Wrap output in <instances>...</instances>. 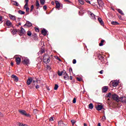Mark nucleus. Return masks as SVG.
<instances>
[{"instance_id": "f257e3e1", "label": "nucleus", "mask_w": 126, "mask_h": 126, "mask_svg": "<svg viewBox=\"0 0 126 126\" xmlns=\"http://www.w3.org/2000/svg\"><path fill=\"white\" fill-rule=\"evenodd\" d=\"M43 62L44 63H49V62H50V56H49V55L45 54L44 56H43Z\"/></svg>"}, {"instance_id": "f03ea898", "label": "nucleus", "mask_w": 126, "mask_h": 126, "mask_svg": "<svg viewBox=\"0 0 126 126\" xmlns=\"http://www.w3.org/2000/svg\"><path fill=\"white\" fill-rule=\"evenodd\" d=\"M19 113H20V114H21V115H22L23 116H26V117H30V115L27 114L26 111L24 110H19Z\"/></svg>"}, {"instance_id": "7ed1b4c3", "label": "nucleus", "mask_w": 126, "mask_h": 126, "mask_svg": "<svg viewBox=\"0 0 126 126\" xmlns=\"http://www.w3.org/2000/svg\"><path fill=\"white\" fill-rule=\"evenodd\" d=\"M112 99L115 100L117 102H120V97H119L117 94H112Z\"/></svg>"}, {"instance_id": "20e7f679", "label": "nucleus", "mask_w": 126, "mask_h": 126, "mask_svg": "<svg viewBox=\"0 0 126 126\" xmlns=\"http://www.w3.org/2000/svg\"><path fill=\"white\" fill-rule=\"evenodd\" d=\"M23 60H24L23 61V63H24V64H29L30 63L29 59L28 58L25 57L23 58Z\"/></svg>"}, {"instance_id": "39448f33", "label": "nucleus", "mask_w": 126, "mask_h": 126, "mask_svg": "<svg viewBox=\"0 0 126 126\" xmlns=\"http://www.w3.org/2000/svg\"><path fill=\"white\" fill-rule=\"evenodd\" d=\"M120 101L124 103V104L126 103V96H123L120 98Z\"/></svg>"}, {"instance_id": "423d86ee", "label": "nucleus", "mask_w": 126, "mask_h": 126, "mask_svg": "<svg viewBox=\"0 0 126 126\" xmlns=\"http://www.w3.org/2000/svg\"><path fill=\"white\" fill-rule=\"evenodd\" d=\"M63 75H64L63 78L65 80H69V76H68V74L66 73V71H65V73L63 74Z\"/></svg>"}, {"instance_id": "0eeeda50", "label": "nucleus", "mask_w": 126, "mask_h": 126, "mask_svg": "<svg viewBox=\"0 0 126 126\" xmlns=\"http://www.w3.org/2000/svg\"><path fill=\"white\" fill-rule=\"evenodd\" d=\"M25 33H26V32L25 31V30L22 28L21 29V32L19 33V35L20 36H22V35H24V34H25Z\"/></svg>"}, {"instance_id": "6e6552de", "label": "nucleus", "mask_w": 126, "mask_h": 126, "mask_svg": "<svg viewBox=\"0 0 126 126\" xmlns=\"http://www.w3.org/2000/svg\"><path fill=\"white\" fill-rule=\"evenodd\" d=\"M11 77L12 78H13V79H14V81H16V82H17V81H18V80H19L18 77L17 76H16V75H12Z\"/></svg>"}, {"instance_id": "1a4fd4ad", "label": "nucleus", "mask_w": 126, "mask_h": 126, "mask_svg": "<svg viewBox=\"0 0 126 126\" xmlns=\"http://www.w3.org/2000/svg\"><path fill=\"white\" fill-rule=\"evenodd\" d=\"M9 17H10V19H11V20H13V21H15L16 20V17L14 15L10 14Z\"/></svg>"}, {"instance_id": "9d476101", "label": "nucleus", "mask_w": 126, "mask_h": 126, "mask_svg": "<svg viewBox=\"0 0 126 126\" xmlns=\"http://www.w3.org/2000/svg\"><path fill=\"white\" fill-rule=\"evenodd\" d=\"M32 81H33V79H32V78H29L27 81V84H28V85H30Z\"/></svg>"}, {"instance_id": "9b49d317", "label": "nucleus", "mask_w": 126, "mask_h": 126, "mask_svg": "<svg viewBox=\"0 0 126 126\" xmlns=\"http://www.w3.org/2000/svg\"><path fill=\"white\" fill-rule=\"evenodd\" d=\"M95 108L97 111H101V110L103 109V106L101 105H98L96 106Z\"/></svg>"}, {"instance_id": "f8f14e48", "label": "nucleus", "mask_w": 126, "mask_h": 126, "mask_svg": "<svg viewBox=\"0 0 126 126\" xmlns=\"http://www.w3.org/2000/svg\"><path fill=\"white\" fill-rule=\"evenodd\" d=\"M24 26H28V27H31L32 26V23L27 21L26 23L24 25Z\"/></svg>"}, {"instance_id": "ddd939ff", "label": "nucleus", "mask_w": 126, "mask_h": 126, "mask_svg": "<svg viewBox=\"0 0 126 126\" xmlns=\"http://www.w3.org/2000/svg\"><path fill=\"white\" fill-rule=\"evenodd\" d=\"M58 126H66L67 125L64 124L63 121L61 120L58 122Z\"/></svg>"}, {"instance_id": "4468645a", "label": "nucleus", "mask_w": 126, "mask_h": 126, "mask_svg": "<svg viewBox=\"0 0 126 126\" xmlns=\"http://www.w3.org/2000/svg\"><path fill=\"white\" fill-rule=\"evenodd\" d=\"M97 2L98 3L99 7H102V6H103V4H104V3H103L102 0H97Z\"/></svg>"}, {"instance_id": "2eb2a0df", "label": "nucleus", "mask_w": 126, "mask_h": 126, "mask_svg": "<svg viewBox=\"0 0 126 126\" xmlns=\"http://www.w3.org/2000/svg\"><path fill=\"white\" fill-rule=\"evenodd\" d=\"M16 63H17V64H20V63H21V59L19 57H17L16 58Z\"/></svg>"}, {"instance_id": "dca6fc26", "label": "nucleus", "mask_w": 126, "mask_h": 126, "mask_svg": "<svg viewBox=\"0 0 126 126\" xmlns=\"http://www.w3.org/2000/svg\"><path fill=\"white\" fill-rule=\"evenodd\" d=\"M47 33L48 31H47V30H46V29H45L42 30L41 31V33L42 34V35H43V36H46Z\"/></svg>"}, {"instance_id": "f3484780", "label": "nucleus", "mask_w": 126, "mask_h": 126, "mask_svg": "<svg viewBox=\"0 0 126 126\" xmlns=\"http://www.w3.org/2000/svg\"><path fill=\"white\" fill-rule=\"evenodd\" d=\"M102 91L103 93H105L107 92V91H108V87L104 86V87H102Z\"/></svg>"}, {"instance_id": "a211bd4d", "label": "nucleus", "mask_w": 126, "mask_h": 126, "mask_svg": "<svg viewBox=\"0 0 126 126\" xmlns=\"http://www.w3.org/2000/svg\"><path fill=\"white\" fill-rule=\"evenodd\" d=\"M118 84H119V82L117 81H114L112 82V86H114V87H116L118 86Z\"/></svg>"}, {"instance_id": "6ab92c4d", "label": "nucleus", "mask_w": 126, "mask_h": 126, "mask_svg": "<svg viewBox=\"0 0 126 126\" xmlns=\"http://www.w3.org/2000/svg\"><path fill=\"white\" fill-rule=\"evenodd\" d=\"M90 15V18L91 19H93V20H96V16H95L94 14L92 13H91Z\"/></svg>"}, {"instance_id": "aec40b11", "label": "nucleus", "mask_w": 126, "mask_h": 126, "mask_svg": "<svg viewBox=\"0 0 126 126\" xmlns=\"http://www.w3.org/2000/svg\"><path fill=\"white\" fill-rule=\"evenodd\" d=\"M97 19L101 26H104V22H103V20H102L101 18H98Z\"/></svg>"}, {"instance_id": "412c9836", "label": "nucleus", "mask_w": 126, "mask_h": 126, "mask_svg": "<svg viewBox=\"0 0 126 126\" xmlns=\"http://www.w3.org/2000/svg\"><path fill=\"white\" fill-rule=\"evenodd\" d=\"M64 73H65V70H63L61 72L59 71L58 74L59 76H62V75H63Z\"/></svg>"}, {"instance_id": "4be33fe9", "label": "nucleus", "mask_w": 126, "mask_h": 126, "mask_svg": "<svg viewBox=\"0 0 126 126\" xmlns=\"http://www.w3.org/2000/svg\"><path fill=\"white\" fill-rule=\"evenodd\" d=\"M12 3L13 5H15L16 6H19V3L16 1H12Z\"/></svg>"}, {"instance_id": "5701e85b", "label": "nucleus", "mask_w": 126, "mask_h": 126, "mask_svg": "<svg viewBox=\"0 0 126 126\" xmlns=\"http://www.w3.org/2000/svg\"><path fill=\"white\" fill-rule=\"evenodd\" d=\"M56 4V8H60V7H61V4L60 3V2H59L58 1H55Z\"/></svg>"}, {"instance_id": "b1692460", "label": "nucleus", "mask_w": 126, "mask_h": 126, "mask_svg": "<svg viewBox=\"0 0 126 126\" xmlns=\"http://www.w3.org/2000/svg\"><path fill=\"white\" fill-rule=\"evenodd\" d=\"M6 24L7 26H11L12 23H11V22H10V21L7 20L6 22Z\"/></svg>"}, {"instance_id": "393cba45", "label": "nucleus", "mask_w": 126, "mask_h": 126, "mask_svg": "<svg viewBox=\"0 0 126 126\" xmlns=\"http://www.w3.org/2000/svg\"><path fill=\"white\" fill-rule=\"evenodd\" d=\"M93 108H94V106L93 105V104L90 103L89 105V108L91 110H92V109H93Z\"/></svg>"}, {"instance_id": "a878e982", "label": "nucleus", "mask_w": 126, "mask_h": 126, "mask_svg": "<svg viewBox=\"0 0 126 126\" xmlns=\"http://www.w3.org/2000/svg\"><path fill=\"white\" fill-rule=\"evenodd\" d=\"M35 5L37 6V8H39L40 7V4L39 3V1L36 0L35 2Z\"/></svg>"}, {"instance_id": "bb28decb", "label": "nucleus", "mask_w": 126, "mask_h": 126, "mask_svg": "<svg viewBox=\"0 0 126 126\" xmlns=\"http://www.w3.org/2000/svg\"><path fill=\"white\" fill-rule=\"evenodd\" d=\"M111 24L112 25H119V23H118L116 21H112V22H111Z\"/></svg>"}, {"instance_id": "cd10ccee", "label": "nucleus", "mask_w": 126, "mask_h": 126, "mask_svg": "<svg viewBox=\"0 0 126 126\" xmlns=\"http://www.w3.org/2000/svg\"><path fill=\"white\" fill-rule=\"evenodd\" d=\"M16 33H17V30H13V31H12V33L13 34V35H15V34H16Z\"/></svg>"}, {"instance_id": "c85d7f7f", "label": "nucleus", "mask_w": 126, "mask_h": 126, "mask_svg": "<svg viewBox=\"0 0 126 126\" xmlns=\"http://www.w3.org/2000/svg\"><path fill=\"white\" fill-rule=\"evenodd\" d=\"M112 94L111 93H109L107 94H106V97L108 98H111L112 96Z\"/></svg>"}, {"instance_id": "c756f323", "label": "nucleus", "mask_w": 126, "mask_h": 126, "mask_svg": "<svg viewBox=\"0 0 126 126\" xmlns=\"http://www.w3.org/2000/svg\"><path fill=\"white\" fill-rule=\"evenodd\" d=\"M18 13H19V14H25V12L22 11V10H19L18 11Z\"/></svg>"}, {"instance_id": "7c9ffc66", "label": "nucleus", "mask_w": 126, "mask_h": 126, "mask_svg": "<svg viewBox=\"0 0 126 126\" xmlns=\"http://www.w3.org/2000/svg\"><path fill=\"white\" fill-rule=\"evenodd\" d=\"M118 11L119 13H120V14H122V15H124V12L122 10H121V9H118Z\"/></svg>"}, {"instance_id": "2f4dec72", "label": "nucleus", "mask_w": 126, "mask_h": 126, "mask_svg": "<svg viewBox=\"0 0 126 126\" xmlns=\"http://www.w3.org/2000/svg\"><path fill=\"white\" fill-rule=\"evenodd\" d=\"M104 42H105V40H102L100 42V43L99 44V46H100V47H102V46H103V43H104Z\"/></svg>"}, {"instance_id": "473e14b6", "label": "nucleus", "mask_w": 126, "mask_h": 126, "mask_svg": "<svg viewBox=\"0 0 126 126\" xmlns=\"http://www.w3.org/2000/svg\"><path fill=\"white\" fill-rule=\"evenodd\" d=\"M58 88H59V85L57 84H55V86L54 87V90H58Z\"/></svg>"}, {"instance_id": "72a5a7b5", "label": "nucleus", "mask_w": 126, "mask_h": 126, "mask_svg": "<svg viewBox=\"0 0 126 126\" xmlns=\"http://www.w3.org/2000/svg\"><path fill=\"white\" fill-rule=\"evenodd\" d=\"M46 0H40V3L41 4H45V2Z\"/></svg>"}, {"instance_id": "f704fd0d", "label": "nucleus", "mask_w": 126, "mask_h": 126, "mask_svg": "<svg viewBox=\"0 0 126 126\" xmlns=\"http://www.w3.org/2000/svg\"><path fill=\"white\" fill-rule=\"evenodd\" d=\"M79 2L80 4H84V1L83 0H79Z\"/></svg>"}, {"instance_id": "c9c22d12", "label": "nucleus", "mask_w": 126, "mask_h": 126, "mask_svg": "<svg viewBox=\"0 0 126 126\" xmlns=\"http://www.w3.org/2000/svg\"><path fill=\"white\" fill-rule=\"evenodd\" d=\"M45 52V50L44 49H41V51H39V53L42 55V54H44Z\"/></svg>"}, {"instance_id": "e433bc0d", "label": "nucleus", "mask_w": 126, "mask_h": 126, "mask_svg": "<svg viewBox=\"0 0 126 126\" xmlns=\"http://www.w3.org/2000/svg\"><path fill=\"white\" fill-rule=\"evenodd\" d=\"M71 123H72V126H74V124H75V123H76V121L74 120H71Z\"/></svg>"}, {"instance_id": "4c0bfd02", "label": "nucleus", "mask_w": 126, "mask_h": 126, "mask_svg": "<svg viewBox=\"0 0 126 126\" xmlns=\"http://www.w3.org/2000/svg\"><path fill=\"white\" fill-rule=\"evenodd\" d=\"M27 35L28 36H31V35H32V33L31 32L28 31L27 33Z\"/></svg>"}, {"instance_id": "58836bf2", "label": "nucleus", "mask_w": 126, "mask_h": 126, "mask_svg": "<svg viewBox=\"0 0 126 126\" xmlns=\"http://www.w3.org/2000/svg\"><path fill=\"white\" fill-rule=\"evenodd\" d=\"M46 68H47V69H48V70H50V69H51V66H50V65H47L46 66Z\"/></svg>"}, {"instance_id": "ea45409f", "label": "nucleus", "mask_w": 126, "mask_h": 126, "mask_svg": "<svg viewBox=\"0 0 126 126\" xmlns=\"http://www.w3.org/2000/svg\"><path fill=\"white\" fill-rule=\"evenodd\" d=\"M73 104H75V103H76V98L75 97H74L73 99Z\"/></svg>"}, {"instance_id": "a19ab883", "label": "nucleus", "mask_w": 126, "mask_h": 126, "mask_svg": "<svg viewBox=\"0 0 126 126\" xmlns=\"http://www.w3.org/2000/svg\"><path fill=\"white\" fill-rule=\"evenodd\" d=\"M2 23V17L0 16V24Z\"/></svg>"}, {"instance_id": "79ce46f5", "label": "nucleus", "mask_w": 126, "mask_h": 126, "mask_svg": "<svg viewBox=\"0 0 126 126\" xmlns=\"http://www.w3.org/2000/svg\"><path fill=\"white\" fill-rule=\"evenodd\" d=\"M25 9L27 12H29V10H30V9L28 7L27 8H26Z\"/></svg>"}, {"instance_id": "37998d69", "label": "nucleus", "mask_w": 126, "mask_h": 126, "mask_svg": "<svg viewBox=\"0 0 126 126\" xmlns=\"http://www.w3.org/2000/svg\"><path fill=\"white\" fill-rule=\"evenodd\" d=\"M33 9H34V5H32L31 8V11H33Z\"/></svg>"}, {"instance_id": "c03bdc74", "label": "nucleus", "mask_w": 126, "mask_h": 126, "mask_svg": "<svg viewBox=\"0 0 126 126\" xmlns=\"http://www.w3.org/2000/svg\"><path fill=\"white\" fill-rule=\"evenodd\" d=\"M49 121H50V122H52L53 121H54V117H51L50 118Z\"/></svg>"}, {"instance_id": "a18cd8bd", "label": "nucleus", "mask_w": 126, "mask_h": 126, "mask_svg": "<svg viewBox=\"0 0 126 126\" xmlns=\"http://www.w3.org/2000/svg\"><path fill=\"white\" fill-rule=\"evenodd\" d=\"M72 63L75 64V63H76V60L74 59L73 60Z\"/></svg>"}, {"instance_id": "49530a36", "label": "nucleus", "mask_w": 126, "mask_h": 126, "mask_svg": "<svg viewBox=\"0 0 126 126\" xmlns=\"http://www.w3.org/2000/svg\"><path fill=\"white\" fill-rule=\"evenodd\" d=\"M77 80L78 81H81L82 80V78H77Z\"/></svg>"}, {"instance_id": "de8ad7c7", "label": "nucleus", "mask_w": 126, "mask_h": 126, "mask_svg": "<svg viewBox=\"0 0 126 126\" xmlns=\"http://www.w3.org/2000/svg\"><path fill=\"white\" fill-rule=\"evenodd\" d=\"M27 7H28V4H27V5H26V3L25 5L24 6V8L25 9H26V8H27Z\"/></svg>"}, {"instance_id": "09e8293b", "label": "nucleus", "mask_w": 126, "mask_h": 126, "mask_svg": "<svg viewBox=\"0 0 126 126\" xmlns=\"http://www.w3.org/2000/svg\"><path fill=\"white\" fill-rule=\"evenodd\" d=\"M36 89H38V88H40V86L39 85H36L35 86Z\"/></svg>"}, {"instance_id": "8fccbe9b", "label": "nucleus", "mask_w": 126, "mask_h": 126, "mask_svg": "<svg viewBox=\"0 0 126 126\" xmlns=\"http://www.w3.org/2000/svg\"><path fill=\"white\" fill-rule=\"evenodd\" d=\"M86 2L87 3H89L90 4H91V2H90V1L89 0H86Z\"/></svg>"}, {"instance_id": "3c124183", "label": "nucleus", "mask_w": 126, "mask_h": 126, "mask_svg": "<svg viewBox=\"0 0 126 126\" xmlns=\"http://www.w3.org/2000/svg\"><path fill=\"white\" fill-rule=\"evenodd\" d=\"M36 32H39V29L37 28H34Z\"/></svg>"}, {"instance_id": "603ef678", "label": "nucleus", "mask_w": 126, "mask_h": 126, "mask_svg": "<svg viewBox=\"0 0 126 126\" xmlns=\"http://www.w3.org/2000/svg\"><path fill=\"white\" fill-rule=\"evenodd\" d=\"M102 120L103 121H105L106 120V117L103 116Z\"/></svg>"}, {"instance_id": "864d4df0", "label": "nucleus", "mask_w": 126, "mask_h": 126, "mask_svg": "<svg viewBox=\"0 0 126 126\" xmlns=\"http://www.w3.org/2000/svg\"><path fill=\"white\" fill-rule=\"evenodd\" d=\"M43 9L46 10V9H47V6L46 5H44L43 6Z\"/></svg>"}, {"instance_id": "5fc2aeb1", "label": "nucleus", "mask_w": 126, "mask_h": 126, "mask_svg": "<svg viewBox=\"0 0 126 126\" xmlns=\"http://www.w3.org/2000/svg\"><path fill=\"white\" fill-rule=\"evenodd\" d=\"M69 72H72V68H70L69 69Z\"/></svg>"}, {"instance_id": "6e6d98bb", "label": "nucleus", "mask_w": 126, "mask_h": 126, "mask_svg": "<svg viewBox=\"0 0 126 126\" xmlns=\"http://www.w3.org/2000/svg\"><path fill=\"white\" fill-rule=\"evenodd\" d=\"M28 1H29V0H25L26 5H27V4H28Z\"/></svg>"}, {"instance_id": "4d7b16f0", "label": "nucleus", "mask_w": 126, "mask_h": 126, "mask_svg": "<svg viewBox=\"0 0 126 126\" xmlns=\"http://www.w3.org/2000/svg\"><path fill=\"white\" fill-rule=\"evenodd\" d=\"M20 25H21V23H19L18 24V25H17L16 26L18 27L20 26Z\"/></svg>"}, {"instance_id": "13d9d810", "label": "nucleus", "mask_w": 126, "mask_h": 126, "mask_svg": "<svg viewBox=\"0 0 126 126\" xmlns=\"http://www.w3.org/2000/svg\"><path fill=\"white\" fill-rule=\"evenodd\" d=\"M32 81H33V83H35V82H38V79H36V81L32 80Z\"/></svg>"}, {"instance_id": "bf43d9fd", "label": "nucleus", "mask_w": 126, "mask_h": 126, "mask_svg": "<svg viewBox=\"0 0 126 126\" xmlns=\"http://www.w3.org/2000/svg\"><path fill=\"white\" fill-rule=\"evenodd\" d=\"M24 124H22V123H20L19 124V126H24Z\"/></svg>"}, {"instance_id": "052dcab7", "label": "nucleus", "mask_w": 126, "mask_h": 126, "mask_svg": "<svg viewBox=\"0 0 126 126\" xmlns=\"http://www.w3.org/2000/svg\"><path fill=\"white\" fill-rule=\"evenodd\" d=\"M51 4H52V5H54V4H55V2L54 1H51Z\"/></svg>"}, {"instance_id": "680f3d73", "label": "nucleus", "mask_w": 126, "mask_h": 126, "mask_svg": "<svg viewBox=\"0 0 126 126\" xmlns=\"http://www.w3.org/2000/svg\"><path fill=\"white\" fill-rule=\"evenodd\" d=\"M99 73H100V74H103V70H101L100 72Z\"/></svg>"}, {"instance_id": "e2e57ef3", "label": "nucleus", "mask_w": 126, "mask_h": 126, "mask_svg": "<svg viewBox=\"0 0 126 126\" xmlns=\"http://www.w3.org/2000/svg\"><path fill=\"white\" fill-rule=\"evenodd\" d=\"M57 59L58 60V61H59L60 62H61L62 60H61V59H60V58H59L58 57H57Z\"/></svg>"}, {"instance_id": "0e129e2a", "label": "nucleus", "mask_w": 126, "mask_h": 126, "mask_svg": "<svg viewBox=\"0 0 126 126\" xmlns=\"http://www.w3.org/2000/svg\"><path fill=\"white\" fill-rule=\"evenodd\" d=\"M70 80H72V76H70Z\"/></svg>"}, {"instance_id": "69168bd1", "label": "nucleus", "mask_w": 126, "mask_h": 126, "mask_svg": "<svg viewBox=\"0 0 126 126\" xmlns=\"http://www.w3.org/2000/svg\"><path fill=\"white\" fill-rule=\"evenodd\" d=\"M84 126H87V124H86V123H84Z\"/></svg>"}, {"instance_id": "338daca9", "label": "nucleus", "mask_w": 126, "mask_h": 126, "mask_svg": "<svg viewBox=\"0 0 126 126\" xmlns=\"http://www.w3.org/2000/svg\"><path fill=\"white\" fill-rule=\"evenodd\" d=\"M97 126H101V124L100 123H98Z\"/></svg>"}, {"instance_id": "774afa93", "label": "nucleus", "mask_w": 126, "mask_h": 126, "mask_svg": "<svg viewBox=\"0 0 126 126\" xmlns=\"http://www.w3.org/2000/svg\"><path fill=\"white\" fill-rule=\"evenodd\" d=\"M24 126H28V125H27L26 124H24Z\"/></svg>"}]
</instances>
